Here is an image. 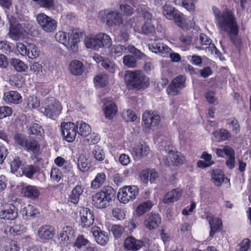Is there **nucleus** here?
<instances>
[{"label":"nucleus","mask_w":251,"mask_h":251,"mask_svg":"<svg viewBox=\"0 0 251 251\" xmlns=\"http://www.w3.org/2000/svg\"><path fill=\"white\" fill-rule=\"evenodd\" d=\"M128 84L134 88L145 89L149 85V78L140 71L129 72L126 75Z\"/></svg>","instance_id":"5"},{"label":"nucleus","mask_w":251,"mask_h":251,"mask_svg":"<svg viewBox=\"0 0 251 251\" xmlns=\"http://www.w3.org/2000/svg\"><path fill=\"white\" fill-rule=\"evenodd\" d=\"M229 182V179L225 177L224 172L220 169L213 170L211 173V180L215 185L220 186L224 180Z\"/></svg>","instance_id":"23"},{"label":"nucleus","mask_w":251,"mask_h":251,"mask_svg":"<svg viewBox=\"0 0 251 251\" xmlns=\"http://www.w3.org/2000/svg\"><path fill=\"white\" fill-rule=\"evenodd\" d=\"M27 53L25 54L29 58L35 59L39 56L40 50L38 49L35 45L33 44H28Z\"/></svg>","instance_id":"43"},{"label":"nucleus","mask_w":251,"mask_h":251,"mask_svg":"<svg viewBox=\"0 0 251 251\" xmlns=\"http://www.w3.org/2000/svg\"><path fill=\"white\" fill-rule=\"evenodd\" d=\"M153 205V202L150 200L143 202L136 208V214L139 216L142 215L146 212L149 211Z\"/></svg>","instance_id":"37"},{"label":"nucleus","mask_w":251,"mask_h":251,"mask_svg":"<svg viewBox=\"0 0 251 251\" xmlns=\"http://www.w3.org/2000/svg\"><path fill=\"white\" fill-rule=\"evenodd\" d=\"M128 29L126 27L124 26L122 28L119 34V37L121 41L126 42L129 38Z\"/></svg>","instance_id":"60"},{"label":"nucleus","mask_w":251,"mask_h":251,"mask_svg":"<svg viewBox=\"0 0 251 251\" xmlns=\"http://www.w3.org/2000/svg\"><path fill=\"white\" fill-rule=\"evenodd\" d=\"M77 166L79 169L83 172L88 171L90 168V164L87 158L83 155H80L79 157Z\"/></svg>","instance_id":"47"},{"label":"nucleus","mask_w":251,"mask_h":251,"mask_svg":"<svg viewBox=\"0 0 251 251\" xmlns=\"http://www.w3.org/2000/svg\"><path fill=\"white\" fill-rule=\"evenodd\" d=\"M250 246V240L248 238L244 239L240 244V248L236 251H247Z\"/></svg>","instance_id":"64"},{"label":"nucleus","mask_w":251,"mask_h":251,"mask_svg":"<svg viewBox=\"0 0 251 251\" xmlns=\"http://www.w3.org/2000/svg\"><path fill=\"white\" fill-rule=\"evenodd\" d=\"M39 171L40 168L37 166L33 165H26L22 169L23 175L29 178H32L33 175L38 173Z\"/></svg>","instance_id":"35"},{"label":"nucleus","mask_w":251,"mask_h":251,"mask_svg":"<svg viewBox=\"0 0 251 251\" xmlns=\"http://www.w3.org/2000/svg\"><path fill=\"white\" fill-rule=\"evenodd\" d=\"M11 64L18 72H25L27 69V66L18 58H12Z\"/></svg>","instance_id":"45"},{"label":"nucleus","mask_w":251,"mask_h":251,"mask_svg":"<svg viewBox=\"0 0 251 251\" xmlns=\"http://www.w3.org/2000/svg\"><path fill=\"white\" fill-rule=\"evenodd\" d=\"M105 175L104 173H99L96 176L95 179L91 183V187L93 189H97L102 185L105 180Z\"/></svg>","instance_id":"46"},{"label":"nucleus","mask_w":251,"mask_h":251,"mask_svg":"<svg viewBox=\"0 0 251 251\" xmlns=\"http://www.w3.org/2000/svg\"><path fill=\"white\" fill-rule=\"evenodd\" d=\"M133 151L137 157H144L150 153V149L146 144H140L133 149Z\"/></svg>","instance_id":"34"},{"label":"nucleus","mask_w":251,"mask_h":251,"mask_svg":"<svg viewBox=\"0 0 251 251\" xmlns=\"http://www.w3.org/2000/svg\"><path fill=\"white\" fill-rule=\"evenodd\" d=\"M12 108L7 106L0 107V119L4 118L7 116H9L12 114Z\"/></svg>","instance_id":"57"},{"label":"nucleus","mask_w":251,"mask_h":251,"mask_svg":"<svg viewBox=\"0 0 251 251\" xmlns=\"http://www.w3.org/2000/svg\"><path fill=\"white\" fill-rule=\"evenodd\" d=\"M212 11L217 26L220 31L226 33L236 46L239 45L240 41L237 39L238 26L233 12L228 9L222 12L215 6L212 7Z\"/></svg>","instance_id":"1"},{"label":"nucleus","mask_w":251,"mask_h":251,"mask_svg":"<svg viewBox=\"0 0 251 251\" xmlns=\"http://www.w3.org/2000/svg\"><path fill=\"white\" fill-rule=\"evenodd\" d=\"M101 65L105 70L111 73H114L116 69L115 64L110 62L108 59L103 60Z\"/></svg>","instance_id":"53"},{"label":"nucleus","mask_w":251,"mask_h":251,"mask_svg":"<svg viewBox=\"0 0 251 251\" xmlns=\"http://www.w3.org/2000/svg\"><path fill=\"white\" fill-rule=\"evenodd\" d=\"M98 34L97 35L90 37H87L85 39V46L87 48L90 49H98L99 48V42Z\"/></svg>","instance_id":"42"},{"label":"nucleus","mask_w":251,"mask_h":251,"mask_svg":"<svg viewBox=\"0 0 251 251\" xmlns=\"http://www.w3.org/2000/svg\"><path fill=\"white\" fill-rule=\"evenodd\" d=\"M62 109L60 102L53 97L46 98L41 107V112L46 117L52 119H55L60 113Z\"/></svg>","instance_id":"4"},{"label":"nucleus","mask_w":251,"mask_h":251,"mask_svg":"<svg viewBox=\"0 0 251 251\" xmlns=\"http://www.w3.org/2000/svg\"><path fill=\"white\" fill-rule=\"evenodd\" d=\"M185 157L180 153L175 152L171 150L168 155L161 161V163L165 166H177L184 163Z\"/></svg>","instance_id":"7"},{"label":"nucleus","mask_w":251,"mask_h":251,"mask_svg":"<svg viewBox=\"0 0 251 251\" xmlns=\"http://www.w3.org/2000/svg\"><path fill=\"white\" fill-rule=\"evenodd\" d=\"M162 13L167 19L174 20L178 26L184 27L185 26V21L183 17V14L170 3L166 2L163 5Z\"/></svg>","instance_id":"6"},{"label":"nucleus","mask_w":251,"mask_h":251,"mask_svg":"<svg viewBox=\"0 0 251 251\" xmlns=\"http://www.w3.org/2000/svg\"><path fill=\"white\" fill-rule=\"evenodd\" d=\"M116 194L115 190L110 186L103 187L92 196L94 205L98 208H104L111 203Z\"/></svg>","instance_id":"2"},{"label":"nucleus","mask_w":251,"mask_h":251,"mask_svg":"<svg viewBox=\"0 0 251 251\" xmlns=\"http://www.w3.org/2000/svg\"><path fill=\"white\" fill-rule=\"evenodd\" d=\"M30 70L36 75H39L42 72V66L38 62H35L32 64L30 66Z\"/></svg>","instance_id":"63"},{"label":"nucleus","mask_w":251,"mask_h":251,"mask_svg":"<svg viewBox=\"0 0 251 251\" xmlns=\"http://www.w3.org/2000/svg\"><path fill=\"white\" fill-rule=\"evenodd\" d=\"M106 24L109 26L119 25L122 23L123 19L120 13L117 11H112L106 15Z\"/></svg>","instance_id":"25"},{"label":"nucleus","mask_w":251,"mask_h":251,"mask_svg":"<svg viewBox=\"0 0 251 251\" xmlns=\"http://www.w3.org/2000/svg\"><path fill=\"white\" fill-rule=\"evenodd\" d=\"M120 9L123 14L126 16H130L134 12V9L127 4H121Z\"/></svg>","instance_id":"55"},{"label":"nucleus","mask_w":251,"mask_h":251,"mask_svg":"<svg viewBox=\"0 0 251 251\" xmlns=\"http://www.w3.org/2000/svg\"><path fill=\"white\" fill-rule=\"evenodd\" d=\"M211 230L210 236H213L215 233L218 231L222 226V221L218 218H210L209 220Z\"/></svg>","instance_id":"38"},{"label":"nucleus","mask_w":251,"mask_h":251,"mask_svg":"<svg viewBox=\"0 0 251 251\" xmlns=\"http://www.w3.org/2000/svg\"><path fill=\"white\" fill-rule=\"evenodd\" d=\"M76 123L77 126H79V131H77L78 134L86 137L90 133L91 128L88 124L82 121L77 122Z\"/></svg>","instance_id":"41"},{"label":"nucleus","mask_w":251,"mask_h":251,"mask_svg":"<svg viewBox=\"0 0 251 251\" xmlns=\"http://www.w3.org/2000/svg\"><path fill=\"white\" fill-rule=\"evenodd\" d=\"M81 218V225L83 227H87L93 224L94 216L93 212L88 208H82L79 212Z\"/></svg>","instance_id":"15"},{"label":"nucleus","mask_w":251,"mask_h":251,"mask_svg":"<svg viewBox=\"0 0 251 251\" xmlns=\"http://www.w3.org/2000/svg\"><path fill=\"white\" fill-rule=\"evenodd\" d=\"M108 76L105 74H100L94 79L95 84L100 87L106 86L108 83Z\"/></svg>","instance_id":"44"},{"label":"nucleus","mask_w":251,"mask_h":251,"mask_svg":"<svg viewBox=\"0 0 251 251\" xmlns=\"http://www.w3.org/2000/svg\"><path fill=\"white\" fill-rule=\"evenodd\" d=\"M155 30V27L151 23H146L142 27V32L146 35L152 34Z\"/></svg>","instance_id":"54"},{"label":"nucleus","mask_w":251,"mask_h":251,"mask_svg":"<svg viewBox=\"0 0 251 251\" xmlns=\"http://www.w3.org/2000/svg\"><path fill=\"white\" fill-rule=\"evenodd\" d=\"M83 192L82 186L77 185L72 190L69 195V201L76 204L79 200L80 196Z\"/></svg>","instance_id":"29"},{"label":"nucleus","mask_w":251,"mask_h":251,"mask_svg":"<svg viewBox=\"0 0 251 251\" xmlns=\"http://www.w3.org/2000/svg\"><path fill=\"white\" fill-rule=\"evenodd\" d=\"M181 5L190 12H194L195 9V2H189V0H179Z\"/></svg>","instance_id":"58"},{"label":"nucleus","mask_w":251,"mask_h":251,"mask_svg":"<svg viewBox=\"0 0 251 251\" xmlns=\"http://www.w3.org/2000/svg\"><path fill=\"white\" fill-rule=\"evenodd\" d=\"M228 124L231 126L233 131L238 133L240 131V126L237 120L231 118L228 120Z\"/></svg>","instance_id":"61"},{"label":"nucleus","mask_w":251,"mask_h":251,"mask_svg":"<svg viewBox=\"0 0 251 251\" xmlns=\"http://www.w3.org/2000/svg\"><path fill=\"white\" fill-rule=\"evenodd\" d=\"M126 50V47L124 45H115L112 46L110 49V55L116 58L121 56Z\"/></svg>","instance_id":"40"},{"label":"nucleus","mask_w":251,"mask_h":251,"mask_svg":"<svg viewBox=\"0 0 251 251\" xmlns=\"http://www.w3.org/2000/svg\"><path fill=\"white\" fill-rule=\"evenodd\" d=\"M138 10L140 15L145 19L148 20H151L152 19L153 17L152 14L150 12V9L148 7L143 6Z\"/></svg>","instance_id":"52"},{"label":"nucleus","mask_w":251,"mask_h":251,"mask_svg":"<svg viewBox=\"0 0 251 251\" xmlns=\"http://www.w3.org/2000/svg\"><path fill=\"white\" fill-rule=\"evenodd\" d=\"M17 217V209L13 204L6 205L0 211V217L1 219L13 220Z\"/></svg>","instance_id":"17"},{"label":"nucleus","mask_w":251,"mask_h":251,"mask_svg":"<svg viewBox=\"0 0 251 251\" xmlns=\"http://www.w3.org/2000/svg\"><path fill=\"white\" fill-rule=\"evenodd\" d=\"M62 134L68 142H72L75 138L77 133V126L71 122L64 123L61 125Z\"/></svg>","instance_id":"10"},{"label":"nucleus","mask_w":251,"mask_h":251,"mask_svg":"<svg viewBox=\"0 0 251 251\" xmlns=\"http://www.w3.org/2000/svg\"><path fill=\"white\" fill-rule=\"evenodd\" d=\"M74 231L71 226L64 227L59 234V240L62 246H67L74 239Z\"/></svg>","instance_id":"16"},{"label":"nucleus","mask_w":251,"mask_h":251,"mask_svg":"<svg viewBox=\"0 0 251 251\" xmlns=\"http://www.w3.org/2000/svg\"><path fill=\"white\" fill-rule=\"evenodd\" d=\"M144 245L143 242L136 239L132 236L127 237L125 240L124 246L128 251H137L141 249Z\"/></svg>","instance_id":"21"},{"label":"nucleus","mask_w":251,"mask_h":251,"mask_svg":"<svg viewBox=\"0 0 251 251\" xmlns=\"http://www.w3.org/2000/svg\"><path fill=\"white\" fill-rule=\"evenodd\" d=\"M91 231L97 242L101 245H106L108 241L109 237L107 233L98 226H94L92 228Z\"/></svg>","instance_id":"20"},{"label":"nucleus","mask_w":251,"mask_h":251,"mask_svg":"<svg viewBox=\"0 0 251 251\" xmlns=\"http://www.w3.org/2000/svg\"><path fill=\"white\" fill-rule=\"evenodd\" d=\"M138 193V189L135 186H128L124 187L117 195L120 202L126 203L134 200Z\"/></svg>","instance_id":"8"},{"label":"nucleus","mask_w":251,"mask_h":251,"mask_svg":"<svg viewBox=\"0 0 251 251\" xmlns=\"http://www.w3.org/2000/svg\"><path fill=\"white\" fill-rule=\"evenodd\" d=\"M230 136V133L227 130L221 128L213 133V139L217 142H220L227 140Z\"/></svg>","instance_id":"33"},{"label":"nucleus","mask_w":251,"mask_h":251,"mask_svg":"<svg viewBox=\"0 0 251 251\" xmlns=\"http://www.w3.org/2000/svg\"><path fill=\"white\" fill-rule=\"evenodd\" d=\"M81 36L80 32L74 30L70 36V44H69V50L73 52H76L77 50V42L79 41L80 36Z\"/></svg>","instance_id":"31"},{"label":"nucleus","mask_w":251,"mask_h":251,"mask_svg":"<svg viewBox=\"0 0 251 251\" xmlns=\"http://www.w3.org/2000/svg\"><path fill=\"white\" fill-rule=\"evenodd\" d=\"M142 119L145 125L149 129L158 126L160 121V117L158 114L151 113L149 112H145L143 114Z\"/></svg>","instance_id":"18"},{"label":"nucleus","mask_w":251,"mask_h":251,"mask_svg":"<svg viewBox=\"0 0 251 251\" xmlns=\"http://www.w3.org/2000/svg\"><path fill=\"white\" fill-rule=\"evenodd\" d=\"M104 112L107 119H111L117 112V107L116 104L111 100H106L104 103Z\"/></svg>","instance_id":"24"},{"label":"nucleus","mask_w":251,"mask_h":251,"mask_svg":"<svg viewBox=\"0 0 251 251\" xmlns=\"http://www.w3.org/2000/svg\"><path fill=\"white\" fill-rule=\"evenodd\" d=\"M70 72L75 75H79L82 74L84 71V67L82 63L78 60H75L69 64Z\"/></svg>","instance_id":"27"},{"label":"nucleus","mask_w":251,"mask_h":251,"mask_svg":"<svg viewBox=\"0 0 251 251\" xmlns=\"http://www.w3.org/2000/svg\"><path fill=\"white\" fill-rule=\"evenodd\" d=\"M20 212L23 216H25L27 219L30 217H36L39 214L38 210L33 205L30 204L21 209Z\"/></svg>","instance_id":"30"},{"label":"nucleus","mask_w":251,"mask_h":251,"mask_svg":"<svg viewBox=\"0 0 251 251\" xmlns=\"http://www.w3.org/2000/svg\"><path fill=\"white\" fill-rule=\"evenodd\" d=\"M123 118L126 122H134L136 120L137 116L133 111L130 109H126L124 110L123 112Z\"/></svg>","instance_id":"49"},{"label":"nucleus","mask_w":251,"mask_h":251,"mask_svg":"<svg viewBox=\"0 0 251 251\" xmlns=\"http://www.w3.org/2000/svg\"><path fill=\"white\" fill-rule=\"evenodd\" d=\"M3 100L8 104H17L22 102V98L18 92L10 91L4 93Z\"/></svg>","instance_id":"22"},{"label":"nucleus","mask_w":251,"mask_h":251,"mask_svg":"<svg viewBox=\"0 0 251 251\" xmlns=\"http://www.w3.org/2000/svg\"><path fill=\"white\" fill-rule=\"evenodd\" d=\"M124 64L129 68H134L137 65V62L134 57L127 55L123 57Z\"/></svg>","instance_id":"50"},{"label":"nucleus","mask_w":251,"mask_h":251,"mask_svg":"<svg viewBox=\"0 0 251 251\" xmlns=\"http://www.w3.org/2000/svg\"><path fill=\"white\" fill-rule=\"evenodd\" d=\"M109 230L112 232L114 236L116 238L121 237L125 232L124 228L122 226L118 225L111 226L109 227Z\"/></svg>","instance_id":"48"},{"label":"nucleus","mask_w":251,"mask_h":251,"mask_svg":"<svg viewBox=\"0 0 251 251\" xmlns=\"http://www.w3.org/2000/svg\"><path fill=\"white\" fill-rule=\"evenodd\" d=\"M36 19L41 28L46 31H53L57 27L56 21L44 13L38 14Z\"/></svg>","instance_id":"9"},{"label":"nucleus","mask_w":251,"mask_h":251,"mask_svg":"<svg viewBox=\"0 0 251 251\" xmlns=\"http://www.w3.org/2000/svg\"><path fill=\"white\" fill-rule=\"evenodd\" d=\"M181 192L176 189H174L167 193L165 196L163 201L165 203H169L177 201L181 197Z\"/></svg>","instance_id":"32"},{"label":"nucleus","mask_w":251,"mask_h":251,"mask_svg":"<svg viewBox=\"0 0 251 251\" xmlns=\"http://www.w3.org/2000/svg\"><path fill=\"white\" fill-rule=\"evenodd\" d=\"M99 40V48L106 47L108 48L112 45V40L107 34L105 33H100L98 34Z\"/></svg>","instance_id":"39"},{"label":"nucleus","mask_w":251,"mask_h":251,"mask_svg":"<svg viewBox=\"0 0 251 251\" xmlns=\"http://www.w3.org/2000/svg\"><path fill=\"white\" fill-rule=\"evenodd\" d=\"M25 118V125L27 128V133L30 135L42 136L44 134V130L42 127L37 123L34 116L29 115Z\"/></svg>","instance_id":"12"},{"label":"nucleus","mask_w":251,"mask_h":251,"mask_svg":"<svg viewBox=\"0 0 251 251\" xmlns=\"http://www.w3.org/2000/svg\"><path fill=\"white\" fill-rule=\"evenodd\" d=\"M95 158L99 161H102L104 159L105 154L102 149L99 146L95 147V150L94 151Z\"/></svg>","instance_id":"56"},{"label":"nucleus","mask_w":251,"mask_h":251,"mask_svg":"<svg viewBox=\"0 0 251 251\" xmlns=\"http://www.w3.org/2000/svg\"><path fill=\"white\" fill-rule=\"evenodd\" d=\"M25 197L31 199H35L38 198L40 193L37 188L32 185H28L24 188L22 190Z\"/></svg>","instance_id":"28"},{"label":"nucleus","mask_w":251,"mask_h":251,"mask_svg":"<svg viewBox=\"0 0 251 251\" xmlns=\"http://www.w3.org/2000/svg\"><path fill=\"white\" fill-rule=\"evenodd\" d=\"M55 234L54 228L49 225L41 226L38 230L37 235L42 240H49L52 238Z\"/></svg>","instance_id":"19"},{"label":"nucleus","mask_w":251,"mask_h":251,"mask_svg":"<svg viewBox=\"0 0 251 251\" xmlns=\"http://www.w3.org/2000/svg\"><path fill=\"white\" fill-rule=\"evenodd\" d=\"M14 140L16 144L22 147L24 150L32 152L35 156L40 153V145L36 139L22 133H16L14 136Z\"/></svg>","instance_id":"3"},{"label":"nucleus","mask_w":251,"mask_h":251,"mask_svg":"<svg viewBox=\"0 0 251 251\" xmlns=\"http://www.w3.org/2000/svg\"><path fill=\"white\" fill-rule=\"evenodd\" d=\"M51 180L55 182H58L61 179L62 174L57 168H52L50 173Z\"/></svg>","instance_id":"51"},{"label":"nucleus","mask_w":251,"mask_h":251,"mask_svg":"<svg viewBox=\"0 0 251 251\" xmlns=\"http://www.w3.org/2000/svg\"><path fill=\"white\" fill-rule=\"evenodd\" d=\"M113 216L118 220H122L125 218V214L122 210L118 207L114 208L112 210Z\"/></svg>","instance_id":"62"},{"label":"nucleus","mask_w":251,"mask_h":251,"mask_svg":"<svg viewBox=\"0 0 251 251\" xmlns=\"http://www.w3.org/2000/svg\"><path fill=\"white\" fill-rule=\"evenodd\" d=\"M161 219L158 213H151L146 215L144 225L150 230L157 227L160 224Z\"/></svg>","instance_id":"14"},{"label":"nucleus","mask_w":251,"mask_h":251,"mask_svg":"<svg viewBox=\"0 0 251 251\" xmlns=\"http://www.w3.org/2000/svg\"><path fill=\"white\" fill-rule=\"evenodd\" d=\"M148 48L152 52L158 54L163 57H168L169 52L171 51L169 47L158 40L149 44Z\"/></svg>","instance_id":"13"},{"label":"nucleus","mask_w":251,"mask_h":251,"mask_svg":"<svg viewBox=\"0 0 251 251\" xmlns=\"http://www.w3.org/2000/svg\"><path fill=\"white\" fill-rule=\"evenodd\" d=\"M56 40L64 44L69 50V44H70V34L63 31H59L55 36Z\"/></svg>","instance_id":"36"},{"label":"nucleus","mask_w":251,"mask_h":251,"mask_svg":"<svg viewBox=\"0 0 251 251\" xmlns=\"http://www.w3.org/2000/svg\"><path fill=\"white\" fill-rule=\"evenodd\" d=\"M89 241L87 239L84 238L82 235L77 237L75 242L74 246L78 249H80L82 246L86 245Z\"/></svg>","instance_id":"59"},{"label":"nucleus","mask_w":251,"mask_h":251,"mask_svg":"<svg viewBox=\"0 0 251 251\" xmlns=\"http://www.w3.org/2000/svg\"><path fill=\"white\" fill-rule=\"evenodd\" d=\"M186 77L183 75H178L171 82L168 92L169 95H177L180 93V91L185 87Z\"/></svg>","instance_id":"11"},{"label":"nucleus","mask_w":251,"mask_h":251,"mask_svg":"<svg viewBox=\"0 0 251 251\" xmlns=\"http://www.w3.org/2000/svg\"><path fill=\"white\" fill-rule=\"evenodd\" d=\"M25 30L21 24L9 27V36L14 40H18L23 34Z\"/></svg>","instance_id":"26"}]
</instances>
